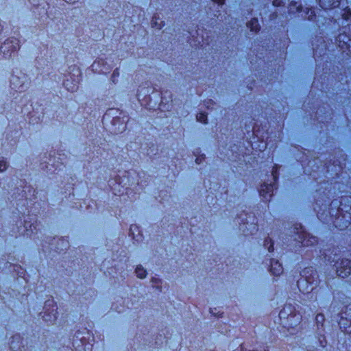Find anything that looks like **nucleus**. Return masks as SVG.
Wrapping results in <instances>:
<instances>
[{"instance_id": "nucleus-9", "label": "nucleus", "mask_w": 351, "mask_h": 351, "mask_svg": "<svg viewBox=\"0 0 351 351\" xmlns=\"http://www.w3.org/2000/svg\"><path fill=\"white\" fill-rule=\"evenodd\" d=\"M305 115L311 117L310 124L317 129L320 133L328 132L330 129H334L335 124H332V117L337 111H304Z\"/></svg>"}, {"instance_id": "nucleus-42", "label": "nucleus", "mask_w": 351, "mask_h": 351, "mask_svg": "<svg viewBox=\"0 0 351 351\" xmlns=\"http://www.w3.org/2000/svg\"><path fill=\"white\" fill-rule=\"evenodd\" d=\"M10 132L11 133H12V132H13V131H10ZM14 134H15V135L18 134L16 136H20V134H22V132H20V133H19V130H14Z\"/></svg>"}, {"instance_id": "nucleus-34", "label": "nucleus", "mask_w": 351, "mask_h": 351, "mask_svg": "<svg viewBox=\"0 0 351 351\" xmlns=\"http://www.w3.org/2000/svg\"><path fill=\"white\" fill-rule=\"evenodd\" d=\"M8 168V163L5 158L0 159V172H3Z\"/></svg>"}, {"instance_id": "nucleus-16", "label": "nucleus", "mask_w": 351, "mask_h": 351, "mask_svg": "<svg viewBox=\"0 0 351 351\" xmlns=\"http://www.w3.org/2000/svg\"><path fill=\"white\" fill-rule=\"evenodd\" d=\"M5 267H7L10 272L11 275L17 279L22 278L26 284L29 282V276L27 274L26 269L18 264H13L10 262L5 263Z\"/></svg>"}, {"instance_id": "nucleus-15", "label": "nucleus", "mask_w": 351, "mask_h": 351, "mask_svg": "<svg viewBox=\"0 0 351 351\" xmlns=\"http://www.w3.org/2000/svg\"><path fill=\"white\" fill-rule=\"evenodd\" d=\"M234 147L239 149L236 145L231 146L232 159L230 160V165L236 169L235 171L232 169L234 172H239L238 169H243L247 166L246 157L248 156V154H247L245 152H238L234 149Z\"/></svg>"}, {"instance_id": "nucleus-28", "label": "nucleus", "mask_w": 351, "mask_h": 351, "mask_svg": "<svg viewBox=\"0 0 351 351\" xmlns=\"http://www.w3.org/2000/svg\"><path fill=\"white\" fill-rule=\"evenodd\" d=\"M120 121H121V117H114L112 118V125L113 126H116L117 124H119V126L118 128V130H121V132L125 131L126 130V128H127V123H125L124 121L121 122L120 123Z\"/></svg>"}, {"instance_id": "nucleus-46", "label": "nucleus", "mask_w": 351, "mask_h": 351, "mask_svg": "<svg viewBox=\"0 0 351 351\" xmlns=\"http://www.w3.org/2000/svg\"><path fill=\"white\" fill-rule=\"evenodd\" d=\"M313 16H315L314 11H311V14L309 16V18L312 17ZM310 19L311 20L312 18H311Z\"/></svg>"}, {"instance_id": "nucleus-50", "label": "nucleus", "mask_w": 351, "mask_h": 351, "mask_svg": "<svg viewBox=\"0 0 351 351\" xmlns=\"http://www.w3.org/2000/svg\"><path fill=\"white\" fill-rule=\"evenodd\" d=\"M9 135H10V134H9V132H8V133H7V136H6V138H7V140H8V139H9V136H8Z\"/></svg>"}, {"instance_id": "nucleus-10", "label": "nucleus", "mask_w": 351, "mask_h": 351, "mask_svg": "<svg viewBox=\"0 0 351 351\" xmlns=\"http://www.w3.org/2000/svg\"><path fill=\"white\" fill-rule=\"evenodd\" d=\"M94 337L93 332L84 328L82 330H77L72 339L73 349L68 348V351H92L93 348Z\"/></svg>"}, {"instance_id": "nucleus-5", "label": "nucleus", "mask_w": 351, "mask_h": 351, "mask_svg": "<svg viewBox=\"0 0 351 351\" xmlns=\"http://www.w3.org/2000/svg\"><path fill=\"white\" fill-rule=\"evenodd\" d=\"M319 258L326 265H331L334 263L333 266L335 267L336 274L338 277L344 279L351 275V260L347 258H341L335 261V257L338 255L337 247L330 245L326 249L319 250Z\"/></svg>"}, {"instance_id": "nucleus-11", "label": "nucleus", "mask_w": 351, "mask_h": 351, "mask_svg": "<svg viewBox=\"0 0 351 351\" xmlns=\"http://www.w3.org/2000/svg\"><path fill=\"white\" fill-rule=\"evenodd\" d=\"M280 167L279 165L274 164L271 169L273 182L269 184L263 182L258 190L261 200L266 204L270 202L274 195V191L278 190Z\"/></svg>"}, {"instance_id": "nucleus-19", "label": "nucleus", "mask_w": 351, "mask_h": 351, "mask_svg": "<svg viewBox=\"0 0 351 351\" xmlns=\"http://www.w3.org/2000/svg\"><path fill=\"white\" fill-rule=\"evenodd\" d=\"M55 154V151H51L49 154L48 161L45 162V165L41 167L42 169H48V165H51V166L54 169L53 171L55 172L56 171H59L62 170V168L65 167V165L62 161V158H60L61 154L58 152V154L59 155V157H58V160H56Z\"/></svg>"}, {"instance_id": "nucleus-12", "label": "nucleus", "mask_w": 351, "mask_h": 351, "mask_svg": "<svg viewBox=\"0 0 351 351\" xmlns=\"http://www.w3.org/2000/svg\"><path fill=\"white\" fill-rule=\"evenodd\" d=\"M42 319L47 326L53 325L58 318L57 303L52 296L45 302L43 311L40 313Z\"/></svg>"}, {"instance_id": "nucleus-45", "label": "nucleus", "mask_w": 351, "mask_h": 351, "mask_svg": "<svg viewBox=\"0 0 351 351\" xmlns=\"http://www.w3.org/2000/svg\"><path fill=\"white\" fill-rule=\"evenodd\" d=\"M348 49V52H349V53H351V49H350V48L348 49V47H345L343 49H343V51H345V49Z\"/></svg>"}, {"instance_id": "nucleus-26", "label": "nucleus", "mask_w": 351, "mask_h": 351, "mask_svg": "<svg viewBox=\"0 0 351 351\" xmlns=\"http://www.w3.org/2000/svg\"><path fill=\"white\" fill-rule=\"evenodd\" d=\"M336 40L339 43V46L341 49H343L345 47H348L349 49L351 46V40L346 34H340L336 38Z\"/></svg>"}, {"instance_id": "nucleus-53", "label": "nucleus", "mask_w": 351, "mask_h": 351, "mask_svg": "<svg viewBox=\"0 0 351 351\" xmlns=\"http://www.w3.org/2000/svg\"><path fill=\"white\" fill-rule=\"evenodd\" d=\"M347 126H350V122L349 121H348V123H347Z\"/></svg>"}, {"instance_id": "nucleus-3", "label": "nucleus", "mask_w": 351, "mask_h": 351, "mask_svg": "<svg viewBox=\"0 0 351 351\" xmlns=\"http://www.w3.org/2000/svg\"><path fill=\"white\" fill-rule=\"evenodd\" d=\"M280 320L279 331L286 337L293 338V341L300 348L306 351H317V348H325L328 345L325 332V315L317 313L314 319L316 330L314 337H308L307 344L303 343L302 335L306 328V322H302V316L296 306L291 304H285L278 313Z\"/></svg>"}, {"instance_id": "nucleus-40", "label": "nucleus", "mask_w": 351, "mask_h": 351, "mask_svg": "<svg viewBox=\"0 0 351 351\" xmlns=\"http://www.w3.org/2000/svg\"><path fill=\"white\" fill-rule=\"evenodd\" d=\"M119 73L118 69H117L116 70H114L113 71V73L112 75V79H114L115 77H117L119 75ZM113 80V82L114 81V80Z\"/></svg>"}, {"instance_id": "nucleus-20", "label": "nucleus", "mask_w": 351, "mask_h": 351, "mask_svg": "<svg viewBox=\"0 0 351 351\" xmlns=\"http://www.w3.org/2000/svg\"><path fill=\"white\" fill-rule=\"evenodd\" d=\"M23 337L19 333L13 335L9 342L10 351H29L24 344Z\"/></svg>"}, {"instance_id": "nucleus-51", "label": "nucleus", "mask_w": 351, "mask_h": 351, "mask_svg": "<svg viewBox=\"0 0 351 351\" xmlns=\"http://www.w3.org/2000/svg\"><path fill=\"white\" fill-rule=\"evenodd\" d=\"M125 112H126V111L121 110V111H120V114H121L122 113Z\"/></svg>"}, {"instance_id": "nucleus-8", "label": "nucleus", "mask_w": 351, "mask_h": 351, "mask_svg": "<svg viewBox=\"0 0 351 351\" xmlns=\"http://www.w3.org/2000/svg\"><path fill=\"white\" fill-rule=\"evenodd\" d=\"M69 247L68 237H44L41 239L40 250L45 256H55V254H65Z\"/></svg>"}, {"instance_id": "nucleus-52", "label": "nucleus", "mask_w": 351, "mask_h": 351, "mask_svg": "<svg viewBox=\"0 0 351 351\" xmlns=\"http://www.w3.org/2000/svg\"><path fill=\"white\" fill-rule=\"evenodd\" d=\"M107 112H108V111H106V112H104V114H103V117H104V116L107 114Z\"/></svg>"}, {"instance_id": "nucleus-44", "label": "nucleus", "mask_w": 351, "mask_h": 351, "mask_svg": "<svg viewBox=\"0 0 351 351\" xmlns=\"http://www.w3.org/2000/svg\"><path fill=\"white\" fill-rule=\"evenodd\" d=\"M342 112H343V115L345 117H347L348 116V113L347 112H351V111H341ZM351 115V114H350Z\"/></svg>"}, {"instance_id": "nucleus-13", "label": "nucleus", "mask_w": 351, "mask_h": 351, "mask_svg": "<svg viewBox=\"0 0 351 351\" xmlns=\"http://www.w3.org/2000/svg\"><path fill=\"white\" fill-rule=\"evenodd\" d=\"M251 217L252 218V221L250 223V226L253 230L257 231L258 230V221L254 213L243 210L240 213L237 214L234 219L235 224L239 225V230L242 231L245 235L248 234V218L250 219Z\"/></svg>"}, {"instance_id": "nucleus-36", "label": "nucleus", "mask_w": 351, "mask_h": 351, "mask_svg": "<svg viewBox=\"0 0 351 351\" xmlns=\"http://www.w3.org/2000/svg\"><path fill=\"white\" fill-rule=\"evenodd\" d=\"M296 4H297V3L295 2L294 5H290V7H289V11L290 12H293V7H295L296 11L298 12H300L302 11V6H301V5H296Z\"/></svg>"}, {"instance_id": "nucleus-7", "label": "nucleus", "mask_w": 351, "mask_h": 351, "mask_svg": "<svg viewBox=\"0 0 351 351\" xmlns=\"http://www.w3.org/2000/svg\"><path fill=\"white\" fill-rule=\"evenodd\" d=\"M321 280L315 267L308 266L300 271V277L297 281V287L302 294H312V296L318 293L321 289Z\"/></svg>"}, {"instance_id": "nucleus-25", "label": "nucleus", "mask_w": 351, "mask_h": 351, "mask_svg": "<svg viewBox=\"0 0 351 351\" xmlns=\"http://www.w3.org/2000/svg\"><path fill=\"white\" fill-rule=\"evenodd\" d=\"M340 0H319V4L324 10L335 8L339 5Z\"/></svg>"}, {"instance_id": "nucleus-39", "label": "nucleus", "mask_w": 351, "mask_h": 351, "mask_svg": "<svg viewBox=\"0 0 351 351\" xmlns=\"http://www.w3.org/2000/svg\"><path fill=\"white\" fill-rule=\"evenodd\" d=\"M214 3H217L218 5H222L224 3L225 0H213Z\"/></svg>"}, {"instance_id": "nucleus-24", "label": "nucleus", "mask_w": 351, "mask_h": 351, "mask_svg": "<svg viewBox=\"0 0 351 351\" xmlns=\"http://www.w3.org/2000/svg\"><path fill=\"white\" fill-rule=\"evenodd\" d=\"M32 97L29 94H25L19 99L17 97L15 98L14 103L17 104L19 108H28L27 104L28 103H32ZM30 107L34 109L32 104H30Z\"/></svg>"}, {"instance_id": "nucleus-6", "label": "nucleus", "mask_w": 351, "mask_h": 351, "mask_svg": "<svg viewBox=\"0 0 351 351\" xmlns=\"http://www.w3.org/2000/svg\"><path fill=\"white\" fill-rule=\"evenodd\" d=\"M291 228L295 237V246L300 248L309 247L306 252H309L311 254H306L308 256L306 258L311 261L318 252V237L308 232L303 225L299 222L294 223Z\"/></svg>"}, {"instance_id": "nucleus-4", "label": "nucleus", "mask_w": 351, "mask_h": 351, "mask_svg": "<svg viewBox=\"0 0 351 351\" xmlns=\"http://www.w3.org/2000/svg\"><path fill=\"white\" fill-rule=\"evenodd\" d=\"M22 189L17 188L18 195L20 197L16 203L17 220H16V228H12V232L16 237H29L36 240L39 239L40 229L38 222V215L34 213V210L38 209L40 206L36 202L37 191L31 185L28 184L25 180H21Z\"/></svg>"}, {"instance_id": "nucleus-47", "label": "nucleus", "mask_w": 351, "mask_h": 351, "mask_svg": "<svg viewBox=\"0 0 351 351\" xmlns=\"http://www.w3.org/2000/svg\"><path fill=\"white\" fill-rule=\"evenodd\" d=\"M64 1H66V2L72 3V2L76 1L77 0H64Z\"/></svg>"}, {"instance_id": "nucleus-27", "label": "nucleus", "mask_w": 351, "mask_h": 351, "mask_svg": "<svg viewBox=\"0 0 351 351\" xmlns=\"http://www.w3.org/2000/svg\"><path fill=\"white\" fill-rule=\"evenodd\" d=\"M263 247L267 248L269 253L274 252V241L269 236L265 237L263 241Z\"/></svg>"}, {"instance_id": "nucleus-22", "label": "nucleus", "mask_w": 351, "mask_h": 351, "mask_svg": "<svg viewBox=\"0 0 351 351\" xmlns=\"http://www.w3.org/2000/svg\"><path fill=\"white\" fill-rule=\"evenodd\" d=\"M39 112L40 111H28L27 116L29 119L28 123L29 126H34L35 125L42 123L44 117V111L40 112L42 115ZM29 129H30V127H29Z\"/></svg>"}, {"instance_id": "nucleus-1", "label": "nucleus", "mask_w": 351, "mask_h": 351, "mask_svg": "<svg viewBox=\"0 0 351 351\" xmlns=\"http://www.w3.org/2000/svg\"><path fill=\"white\" fill-rule=\"evenodd\" d=\"M293 154L302 166L311 184L315 187L312 207L317 218L329 228L351 232V195L345 192L343 182L335 180L343 172L347 154L340 147H335L329 159L312 158L311 152L300 145H292Z\"/></svg>"}, {"instance_id": "nucleus-33", "label": "nucleus", "mask_w": 351, "mask_h": 351, "mask_svg": "<svg viewBox=\"0 0 351 351\" xmlns=\"http://www.w3.org/2000/svg\"><path fill=\"white\" fill-rule=\"evenodd\" d=\"M196 34H197V35L198 36H201L202 40V42L204 43H208V40H207V38H208L207 32H204L203 30H202L199 28H198V29L196 31Z\"/></svg>"}, {"instance_id": "nucleus-14", "label": "nucleus", "mask_w": 351, "mask_h": 351, "mask_svg": "<svg viewBox=\"0 0 351 351\" xmlns=\"http://www.w3.org/2000/svg\"><path fill=\"white\" fill-rule=\"evenodd\" d=\"M338 325L345 334H351V303L343 304L338 313Z\"/></svg>"}, {"instance_id": "nucleus-38", "label": "nucleus", "mask_w": 351, "mask_h": 351, "mask_svg": "<svg viewBox=\"0 0 351 351\" xmlns=\"http://www.w3.org/2000/svg\"><path fill=\"white\" fill-rule=\"evenodd\" d=\"M210 313L212 314V315H214L216 316L215 313L213 312V309L212 308H210ZM223 313H219L217 315V317H223Z\"/></svg>"}, {"instance_id": "nucleus-17", "label": "nucleus", "mask_w": 351, "mask_h": 351, "mask_svg": "<svg viewBox=\"0 0 351 351\" xmlns=\"http://www.w3.org/2000/svg\"><path fill=\"white\" fill-rule=\"evenodd\" d=\"M29 80L27 75L21 73L20 76L12 75L10 79V86L12 89L16 91L22 92L27 88Z\"/></svg>"}, {"instance_id": "nucleus-43", "label": "nucleus", "mask_w": 351, "mask_h": 351, "mask_svg": "<svg viewBox=\"0 0 351 351\" xmlns=\"http://www.w3.org/2000/svg\"><path fill=\"white\" fill-rule=\"evenodd\" d=\"M64 85H65V86L66 87V88H67L68 90H71V91H72V92H73V91L75 90V86H74L72 88H71V89H70V88L68 87V84H67V83H65V84H64Z\"/></svg>"}, {"instance_id": "nucleus-48", "label": "nucleus", "mask_w": 351, "mask_h": 351, "mask_svg": "<svg viewBox=\"0 0 351 351\" xmlns=\"http://www.w3.org/2000/svg\"><path fill=\"white\" fill-rule=\"evenodd\" d=\"M157 288L160 290V291H161V289H162V286L161 285L157 286Z\"/></svg>"}, {"instance_id": "nucleus-35", "label": "nucleus", "mask_w": 351, "mask_h": 351, "mask_svg": "<svg viewBox=\"0 0 351 351\" xmlns=\"http://www.w3.org/2000/svg\"><path fill=\"white\" fill-rule=\"evenodd\" d=\"M206 159V155L204 154H200L197 156L195 160V162L197 164H201Z\"/></svg>"}, {"instance_id": "nucleus-31", "label": "nucleus", "mask_w": 351, "mask_h": 351, "mask_svg": "<svg viewBox=\"0 0 351 351\" xmlns=\"http://www.w3.org/2000/svg\"><path fill=\"white\" fill-rule=\"evenodd\" d=\"M197 121L206 124L208 123V113L207 111H199V113L196 115Z\"/></svg>"}, {"instance_id": "nucleus-29", "label": "nucleus", "mask_w": 351, "mask_h": 351, "mask_svg": "<svg viewBox=\"0 0 351 351\" xmlns=\"http://www.w3.org/2000/svg\"><path fill=\"white\" fill-rule=\"evenodd\" d=\"M247 25L252 32H257L260 30L258 21L256 18L252 19L250 21L247 23Z\"/></svg>"}, {"instance_id": "nucleus-37", "label": "nucleus", "mask_w": 351, "mask_h": 351, "mask_svg": "<svg viewBox=\"0 0 351 351\" xmlns=\"http://www.w3.org/2000/svg\"><path fill=\"white\" fill-rule=\"evenodd\" d=\"M282 2V0H273V5L276 7L280 6Z\"/></svg>"}, {"instance_id": "nucleus-32", "label": "nucleus", "mask_w": 351, "mask_h": 351, "mask_svg": "<svg viewBox=\"0 0 351 351\" xmlns=\"http://www.w3.org/2000/svg\"><path fill=\"white\" fill-rule=\"evenodd\" d=\"M158 20H159V19L154 16L152 21V25L153 27L160 29L165 25L164 21H160V22H158Z\"/></svg>"}, {"instance_id": "nucleus-49", "label": "nucleus", "mask_w": 351, "mask_h": 351, "mask_svg": "<svg viewBox=\"0 0 351 351\" xmlns=\"http://www.w3.org/2000/svg\"><path fill=\"white\" fill-rule=\"evenodd\" d=\"M117 182L118 183L119 186H120L121 184V182H120V180H117Z\"/></svg>"}, {"instance_id": "nucleus-30", "label": "nucleus", "mask_w": 351, "mask_h": 351, "mask_svg": "<svg viewBox=\"0 0 351 351\" xmlns=\"http://www.w3.org/2000/svg\"><path fill=\"white\" fill-rule=\"evenodd\" d=\"M135 274L138 278L143 279L147 276V271L141 265H138L135 269Z\"/></svg>"}, {"instance_id": "nucleus-41", "label": "nucleus", "mask_w": 351, "mask_h": 351, "mask_svg": "<svg viewBox=\"0 0 351 351\" xmlns=\"http://www.w3.org/2000/svg\"><path fill=\"white\" fill-rule=\"evenodd\" d=\"M152 282H156V283H158H158H160V284H161V283H162V282H161V280H160V279H156V278H152Z\"/></svg>"}, {"instance_id": "nucleus-23", "label": "nucleus", "mask_w": 351, "mask_h": 351, "mask_svg": "<svg viewBox=\"0 0 351 351\" xmlns=\"http://www.w3.org/2000/svg\"><path fill=\"white\" fill-rule=\"evenodd\" d=\"M269 271L274 276H280L284 271L282 264L278 260L270 258Z\"/></svg>"}, {"instance_id": "nucleus-18", "label": "nucleus", "mask_w": 351, "mask_h": 351, "mask_svg": "<svg viewBox=\"0 0 351 351\" xmlns=\"http://www.w3.org/2000/svg\"><path fill=\"white\" fill-rule=\"evenodd\" d=\"M20 42L16 38H10L6 40L1 46V51L3 53L5 58L12 56V53L16 51L20 47Z\"/></svg>"}, {"instance_id": "nucleus-21", "label": "nucleus", "mask_w": 351, "mask_h": 351, "mask_svg": "<svg viewBox=\"0 0 351 351\" xmlns=\"http://www.w3.org/2000/svg\"><path fill=\"white\" fill-rule=\"evenodd\" d=\"M129 236L131 237L133 243L138 244L143 240V234L140 227L136 224H131L129 230Z\"/></svg>"}, {"instance_id": "nucleus-2", "label": "nucleus", "mask_w": 351, "mask_h": 351, "mask_svg": "<svg viewBox=\"0 0 351 351\" xmlns=\"http://www.w3.org/2000/svg\"><path fill=\"white\" fill-rule=\"evenodd\" d=\"M241 120V138L252 152H263L268 146L276 149L283 137L285 118L281 111H249Z\"/></svg>"}]
</instances>
